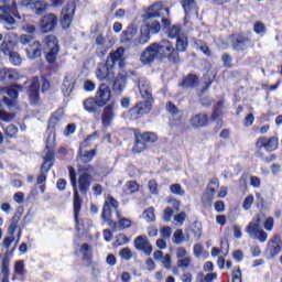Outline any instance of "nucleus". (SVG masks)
Wrapping results in <instances>:
<instances>
[{
    "label": "nucleus",
    "instance_id": "f257e3e1",
    "mask_svg": "<svg viewBox=\"0 0 282 282\" xmlns=\"http://www.w3.org/2000/svg\"><path fill=\"white\" fill-rule=\"evenodd\" d=\"M124 47H119L115 52L110 53L105 63L97 65L96 77L98 80H106V83H111L116 78V63L119 67H124Z\"/></svg>",
    "mask_w": 282,
    "mask_h": 282
},
{
    "label": "nucleus",
    "instance_id": "f03ea898",
    "mask_svg": "<svg viewBox=\"0 0 282 282\" xmlns=\"http://www.w3.org/2000/svg\"><path fill=\"white\" fill-rule=\"evenodd\" d=\"M159 58H167L171 63H180V53L169 40H162L160 43H154Z\"/></svg>",
    "mask_w": 282,
    "mask_h": 282
},
{
    "label": "nucleus",
    "instance_id": "7ed1b4c3",
    "mask_svg": "<svg viewBox=\"0 0 282 282\" xmlns=\"http://www.w3.org/2000/svg\"><path fill=\"white\" fill-rule=\"evenodd\" d=\"M78 173H79V176H78L79 193H82V195H87V193H89V188L94 180V176H91V173H94V166L89 164L79 165Z\"/></svg>",
    "mask_w": 282,
    "mask_h": 282
},
{
    "label": "nucleus",
    "instance_id": "20e7f679",
    "mask_svg": "<svg viewBox=\"0 0 282 282\" xmlns=\"http://www.w3.org/2000/svg\"><path fill=\"white\" fill-rule=\"evenodd\" d=\"M70 184L74 188V217L76 224H78V215H80V207L83 206V200L80 199V194H78V181L76 178V170L74 167H68Z\"/></svg>",
    "mask_w": 282,
    "mask_h": 282
},
{
    "label": "nucleus",
    "instance_id": "39448f33",
    "mask_svg": "<svg viewBox=\"0 0 282 282\" xmlns=\"http://www.w3.org/2000/svg\"><path fill=\"white\" fill-rule=\"evenodd\" d=\"M43 50L46 54L47 63H56L58 57V40H56V36H46L43 41Z\"/></svg>",
    "mask_w": 282,
    "mask_h": 282
},
{
    "label": "nucleus",
    "instance_id": "423d86ee",
    "mask_svg": "<svg viewBox=\"0 0 282 282\" xmlns=\"http://www.w3.org/2000/svg\"><path fill=\"white\" fill-rule=\"evenodd\" d=\"M98 138V134H91L88 135L87 139L80 144L79 152H78V166H83V164H89L91 160H94V155H96V150H85L87 144L91 142V140H96Z\"/></svg>",
    "mask_w": 282,
    "mask_h": 282
},
{
    "label": "nucleus",
    "instance_id": "0eeeda50",
    "mask_svg": "<svg viewBox=\"0 0 282 282\" xmlns=\"http://www.w3.org/2000/svg\"><path fill=\"white\" fill-rule=\"evenodd\" d=\"M158 142V134L153 132L135 133V144L133 153H142L147 150V144Z\"/></svg>",
    "mask_w": 282,
    "mask_h": 282
},
{
    "label": "nucleus",
    "instance_id": "6e6552de",
    "mask_svg": "<svg viewBox=\"0 0 282 282\" xmlns=\"http://www.w3.org/2000/svg\"><path fill=\"white\" fill-rule=\"evenodd\" d=\"M166 13V17H171V10L169 8H164L162 2H156L148 8L145 13L142 15L143 21H149L151 19H160V17H164V13Z\"/></svg>",
    "mask_w": 282,
    "mask_h": 282
},
{
    "label": "nucleus",
    "instance_id": "1a4fd4ad",
    "mask_svg": "<svg viewBox=\"0 0 282 282\" xmlns=\"http://www.w3.org/2000/svg\"><path fill=\"white\" fill-rule=\"evenodd\" d=\"M56 140V134L53 132L48 134L46 139V149H48L46 155H45V161L42 165V171H50L52 169V161L54 160V142Z\"/></svg>",
    "mask_w": 282,
    "mask_h": 282
},
{
    "label": "nucleus",
    "instance_id": "9d476101",
    "mask_svg": "<svg viewBox=\"0 0 282 282\" xmlns=\"http://www.w3.org/2000/svg\"><path fill=\"white\" fill-rule=\"evenodd\" d=\"M281 236L274 235L269 241L265 250V257L269 259H274L281 252Z\"/></svg>",
    "mask_w": 282,
    "mask_h": 282
},
{
    "label": "nucleus",
    "instance_id": "9b49d317",
    "mask_svg": "<svg viewBox=\"0 0 282 282\" xmlns=\"http://www.w3.org/2000/svg\"><path fill=\"white\" fill-rule=\"evenodd\" d=\"M21 89H23V87L20 85H14L11 88H1L0 94H8L9 96V98H3L4 105L8 107H14V105H17V99L19 98V91H21Z\"/></svg>",
    "mask_w": 282,
    "mask_h": 282
},
{
    "label": "nucleus",
    "instance_id": "f8f14e48",
    "mask_svg": "<svg viewBox=\"0 0 282 282\" xmlns=\"http://www.w3.org/2000/svg\"><path fill=\"white\" fill-rule=\"evenodd\" d=\"M76 12V3L70 2L62 10V28L67 30L69 25H72V21L74 20V14Z\"/></svg>",
    "mask_w": 282,
    "mask_h": 282
},
{
    "label": "nucleus",
    "instance_id": "ddd939ff",
    "mask_svg": "<svg viewBox=\"0 0 282 282\" xmlns=\"http://www.w3.org/2000/svg\"><path fill=\"white\" fill-rule=\"evenodd\" d=\"M161 23L169 39H178L180 36L184 35V33H182V26L177 24H171V20L162 18Z\"/></svg>",
    "mask_w": 282,
    "mask_h": 282
},
{
    "label": "nucleus",
    "instance_id": "4468645a",
    "mask_svg": "<svg viewBox=\"0 0 282 282\" xmlns=\"http://www.w3.org/2000/svg\"><path fill=\"white\" fill-rule=\"evenodd\" d=\"M153 107V99H145V101H141L137 104L133 108H131V116H147V113H151V109Z\"/></svg>",
    "mask_w": 282,
    "mask_h": 282
},
{
    "label": "nucleus",
    "instance_id": "2eb2a0df",
    "mask_svg": "<svg viewBox=\"0 0 282 282\" xmlns=\"http://www.w3.org/2000/svg\"><path fill=\"white\" fill-rule=\"evenodd\" d=\"M264 217L265 216L263 214H258L247 226L246 232L249 235L251 239L256 237L260 230H263V228H261V224H263Z\"/></svg>",
    "mask_w": 282,
    "mask_h": 282
},
{
    "label": "nucleus",
    "instance_id": "dca6fc26",
    "mask_svg": "<svg viewBox=\"0 0 282 282\" xmlns=\"http://www.w3.org/2000/svg\"><path fill=\"white\" fill-rule=\"evenodd\" d=\"M39 89H41V82L37 77H33L29 86V99L31 105H41V97L39 96Z\"/></svg>",
    "mask_w": 282,
    "mask_h": 282
},
{
    "label": "nucleus",
    "instance_id": "f3484780",
    "mask_svg": "<svg viewBox=\"0 0 282 282\" xmlns=\"http://www.w3.org/2000/svg\"><path fill=\"white\" fill-rule=\"evenodd\" d=\"M156 47L158 46L153 43L141 53L140 61L143 65H151L155 58L160 59Z\"/></svg>",
    "mask_w": 282,
    "mask_h": 282
},
{
    "label": "nucleus",
    "instance_id": "a211bd4d",
    "mask_svg": "<svg viewBox=\"0 0 282 282\" xmlns=\"http://www.w3.org/2000/svg\"><path fill=\"white\" fill-rule=\"evenodd\" d=\"M257 149H265V151L272 152L276 151L279 149V138L276 137H271V138H259L258 141L256 142Z\"/></svg>",
    "mask_w": 282,
    "mask_h": 282
},
{
    "label": "nucleus",
    "instance_id": "6ab92c4d",
    "mask_svg": "<svg viewBox=\"0 0 282 282\" xmlns=\"http://www.w3.org/2000/svg\"><path fill=\"white\" fill-rule=\"evenodd\" d=\"M134 247L135 250L144 252L147 257L151 256V252H153V246H151V242L147 236H138L134 239Z\"/></svg>",
    "mask_w": 282,
    "mask_h": 282
},
{
    "label": "nucleus",
    "instance_id": "aec40b11",
    "mask_svg": "<svg viewBox=\"0 0 282 282\" xmlns=\"http://www.w3.org/2000/svg\"><path fill=\"white\" fill-rule=\"evenodd\" d=\"M95 98L99 105L105 107V105L111 100V88H109L107 84L99 85Z\"/></svg>",
    "mask_w": 282,
    "mask_h": 282
},
{
    "label": "nucleus",
    "instance_id": "412c9836",
    "mask_svg": "<svg viewBox=\"0 0 282 282\" xmlns=\"http://www.w3.org/2000/svg\"><path fill=\"white\" fill-rule=\"evenodd\" d=\"M57 23H58V18H56V15L50 13L42 19L41 30L44 33L53 32V30H54V28H56Z\"/></svg>",
    "mask_w": 282,
    "mask_h": 282
},
{
    "label": "nucleus",
    "instance_id": "4be33fe9",
    "mask_svg": "<svg viewBox=\"0 0 282 282\" xmlns=\"http://www.w3.org/2000/svg\"><path fill=\"white\" fill-rule=\"evenodd\" d=\"M176 259L178 268L186 270L191 265V256H188V251L183 247L176 249Z\"/></svg>",
    "mask_w": 282,
    "mask_h": 282
},
{
    "label": "nucleus",
    "instance_id": "5701e85b",
    "mask_svg": "<svg viewBox=\"0 0 282 282\" xmlns=\"http://www.w3.org/2000/svg\"><path fill=\"white\" fill-rule=\"evenodd\" d=\"M118 221H110L109 226H112L115 230H127L131 226V220L129 218L122 217L120 212L116 210Z\"/></svg>",
    "mask_w": 282,
    "mask_h": 282
},
{
    "label": "nucleus",
    "instance_id": "b1692460",
    "mask_svg": "<svg viewBox=\"0 0 282 282\" xmlns=\"http://www.w3.org/2000/svg\"><path fill=\"white\" fill-rule=\"evenodd\" d=\"M139 91L144 100H153L151 84L145 78L139 79Z\"/></svg>",
    "mask_w": 282,
    "mask_h": 282
},
{
    "label": "nucleus",
    "instance_id": "393cba45",
    "mask_svg": "<svg viewBox=\"0 0 282 282\" xmlns=\"http://www.w3.org/2000/svg\"><path fill=\"white\" fill-rule=\"evenodd\" d=\"M64 113L65 111L63 109H58L51 116L48 120V131H50L48 135H52V133L56 134L54 129H56V126L61 122V120H63Z\"/></svg>",
    "mask_w": 282,
    "mask_h": 282
},
{
    "label": "nucleus",
    "instance_id": "a878e982",
    "mask_svg": "<svg viewBox=\"0 0 282 282\" xmlns=\"http://www.w3.org/2000/svg\"><path fill=\"white\" fill-rule=\"evenodd\" d=\"M95 45L99 54H101V56H105V54L109 52V47H111V42L107 41V39L104 35H97L95 40Z\"/></svg>",
    "mask_w": 282,
    "mask_h": 282
},
{
    "label": "nucleus",
    "instance_id": "bb28decb",
    "mask_svg": "<svg viewBox=\"0 0 282 282\" xmlns=\"http://www.w3.org/2000/svg\"><path fill=\"white\" fill-rule=\"evenodd\" d=\"M250 46V40L245 35H237L236 41L232 44V48L237 52H246Z\"/></svg>",
    "mask_w": 282,
    "mask_h": 282
},
{
    "label": "nucleus",
    "instance_id": "cd10ccee",
    "mask_svg": "<svg viewBox=\"0 0 282 282\" xmlns=\"http://www.w3.org/2000/svg\"><path fill=\"white\" fill-rule=\"evenodd\" d=\"M83 105L85 111H87L88 113H96L98 112V109L102 108V104H99L96 97L84 100Z\"/></svg>",
    "mask_w": 282,
    "mask_h": 282
},
{
    "label": "nucleus",
    "instance_id": "c85d7f7f",
    "mask_svg": "<svg viewBox=\"0 0 282 282\" xmlns=\"http://www.w3.org/2000/svg\"><path fill=\"white\" fill-rule=\"evenodd\" d=\"M191 124L195 129H199V127H206L208 124V115L198 113L191 118Z\"/></svg>",
    "mask_w": 282,
    "mask_h": 282
},
{
    "label": "nucleus",
    "instance_id": "c756f323",
    "mask_svg": "<svg viewBox=\"0 0 282 282\" xmlns=\"http://www.w3.org/2000/svg\"><path fill=\"white\" fill-rule=\"evenodd\" d=\"M197 85H199V78L194 74L187 75L185 78H183L182 84H180V86L184 87L185 89H193V87H197Z\"/></svg>",
    "mask_w": 282,
    "mask_h": 282
},
{
    "label": "nucleus",
    "instance_id": "7c9ffc66",
    "mask_svg": "<svg viewBox=\"0 0 282 282\" xmlns=\"http://www.w3.org/2000/svg\"><path fill=\"white\" fill-rule=\"evenodd\" d=\"M26 55H28V58H30L31 61L40 58V56H41V43L34 42L32 45H30L26 48Z\"/></svg>",
    "mask_w": 282,
    "mask_h": 282
},
{
    "label": "nucleus",
    "instance_id": "2f4dec72",
    "mask_svg": "<svg viewBox=\"0 0 282 282\" xmlns=\"http://www.w3.org/2000/svg\"><path fill=\"white\" fill-rule=\"evenodd\" d=\"M0 11L4 14H17V2L10 3V0H0Z\"/></svg>",
    "mask_w": 282,
    "mask_h": 282
},
{
    "label": "nucleus",
    "instance_id": "473e14b6",
    "mask_svg": "<svg viewBox=\"0 0 282 282\" xmlns=\"http://www.w3.org/2000/svg\"><path fill=\"white\" fill-rule=\"evenodd\" d=\"M76 85V79L72 76L65 77L63 85H62V91L64 96H69L72 91H74V86Z\"/></svg>",
    "mask_w": 282,
    "mask_h": 282
},
{
    "label": "nucleus",
    "instance_id": "72a5a7b5",
    "mask_svg": "<svg viewBox=\"0 0 282 282\" xmlns=\"http://www.w3.org/2000/svg\"><path fill=\"white\" fill-rule=\"evenodd\" d=\"M113 111H116V104H110L105 107L102 113V123L111 124V120H113Z\"/></svg>",
    "mask_w": 282,
    "mask_h": 282
},
{
    "label": "nucleus",
    "instance_id": "f704fd0d",
    "mask_svg": "<svg viewBox=\"0 0 282 282\" xmlns=\"http://www.w3.org/2000/svg\"><path fill=\"white\" fill-rule=\"evenodd\" d=\"M2 282H10V259L3 258L0 265Z\"/></svg>",
    "mask_w": 282,
    "mask_h": 282
},
{
    "label": "nucleus",
    "instance_id": "c9c22d12",
    "mask_svg": "<svg viewBox=\"0 0 282 282\" xmlns=\"http://www.w3.org/2000/svg\"><path fill=\"white\" fill-rule=\"evenodd\" d=\"M138 34V30L133 26H129L126 31L121 34V43H129V41H132L133 36Z\"/></svg>",
    "mask_w": 282,
    "mask_h": 282
},
{
    "label": "nucleus",
    "instance_id": "e433bc0d",
    "mask_svg": "<svg viewBox=\"0 0 282 282\" xmlns=\"http://www.w3.org/2000/svg\"><path fill=\"white\" fill-rule=\"evenodd\" d=\"M186 47H188V37L186 34L180 35L176 37V52H186Z\"/></svg>",
    "mask_w": 282,
    "mask_h": 282
},
{
    "label": "nucleus",
    "instance_id": "4c0bfd02",
    "mask_svg": "<svg viewBox=\"0 0 282 282\" xmlns=\"http://www.w3.org/2000/svg\"><path fill=\"white\" fill-rule=\"evenodd\" d=\"M127 85V79L124 77H117L113 82L112 89L117 94H122V89H124Z\"/></svg>",
    "mask_w": 282,
    "mask_h": 282
},
{
    "label": "nucleus",
    "instance_id": "58836bf2",
    "mask_svg": "<svg viewBox=\"0 0 282 282\" xmlns=\"http://www.w3.org/2000/svg\"><path fill=\"white\" fill-rule=\"evenodd\" d=\"M0 50L7 56L10 55L12 53V50H14V42H12V40L4 39L0 45Z\"/></svg>",
    "mask_w": 282,
    "mask_h": 282
},
{
    "label": "nucleus",
    "instance_id": "ea45409f",
    "mask_svg": "<svg viewBox=\"0 0 282 282\" xmlns=\"http://www.w3.org/2000/svg\"><path fill=\"white\" fill-rule=\"evenodd\" d=\"M4 80H19V72L17 69H2Z\"/></svg>",
    "mask_w": 282,
    "mask_h": 282
},
{
    "label": "nucleus",
    "instance_id": "a19ab883",
    "mask_svg": "<svg viewBox=\"0 0 282 282\" xmlns=\"http://www.w3.org/2000/svg\"><path fill=\"white\" fill-rule=\"evenodd\" d=\"M34 10H35V14L37 15L45 14V12H47V2L42 0L35 1Z\"/></svg>",
    "mask_w": 282,
    "mask_h": 282
},
{
    "label": "nucleus",
    "instance_id": "79ce46f5",
    "mask_svg": "<svg viewBox=\"0 0 282 282\" xmlns=\"http://www.w3.org/2000/svg\"><path fill=\"white\" fill-rule=\"evenodd\" d=\"M219 188V180L213 178L208 186L206 193L215 197V193H217V189Z\"/></svg>",
    "mask_w": 282,
    "mask_h": 282
},
{
    "label": "nucleus",
    "instance_id": "37998d69",
    "mask_svg": "<svg viewBox=\"0 0 282 282\" xmlns=\"http://www.w3.org/2000/svg\"><path fill=\"white\" fill-rule=\"evenodd\" d=\"M214 199H215V196H212V194L204 192V194L202 196V204H203L204 208H210L213 206Z\"/></svg>",
    "mask_w": 282,
    "mask_h": 282
},
{
    "label": "nucleus",
    "instance_id": "c03bdc74",
    "mask_svg": "<svg viewBox=\"0 0 282 282\" xmlns=\"http://www.w3.org/2000/svg\"><path fill=\"white\" fill-rule=\"evenodd\" d=\"M143 219H145V221H155V208L150 207L147 210L143 212Z\"/></svg>",
    "mask_w": 282,
    "mask_h": 282
},
{
    "label": "nucleus",
    "instance_id": "a18cd8bd",
    "mask_svg": "<svg viewBox=\"0 0 282 282\" xmlns=\"http://www.w3.org/2000/svg\"><path fill=\"white\" fill-rule=\"evenodd\" d=\"M181 3L185 10V14H188L191 10H195L196 8L195 0H181Z\"/></svg>",
    "mask_w": 282,
    "mask_h": 282
},
{
    "label": "nucleus",
    "instance_id": "49530a36",
    "mask_svg": "<svg viewBox=\"0 0 282 282\" xmlns=\"http://www.w3.org/2000/svg\"><path fill=\"white\" fill-rule=\"evenodd\" d=\"M9 61L10 63H12V65H14L15 67H19V65H21V63H23V59H21V55H19V53L17 52H11V54L9 55Z\"/></svg>",
    "mask_w": 282,
    "mask_h": 282
},
{
    "label": "nucleus",
    "instance_id": "de8ad7c7",
    "mask_svg": "<svg viewBox=\"0 0 282 282\" xmlns=\"http://www.w3.org/2000/svg\"><path fill=\"white\" fill-rule=\"evenodd\" d=\"M148 30L151 34H159V32L162 30V24H160L159 21H152L148 24Z\"/></svg>",
    "mask_w": 282,
    "mask_h": 282
},
{
    "label": "nucleus",
    "instance_id": "09e8293b",
    "mask_svg": "<svg viewBox=\"0 0 282 282\" xmlns=\"http://www.w3.org/2000/svg\"><path fill=\"white\" fill-rule=\"evenodd\" d=\"M4 133L7 138H14V135L19 133V128L14 124H10L4 129Z\"/></svg>",
    "mask_w": 282,
    "mask_h": 282
},
{
    "label": "nucleus",
    "instance_id": "8fccbe9b",
    "mask_svg": "<svg viewBox=\"0 0 282 282\" xmlns=\"http://www.w3.org/2000/svg\"><path fill=\"white\" fill-rule=\"evenodd\" d=\"M170 191L171 193H173V195H180L181 197H183V195H186V192L184 191V188H182V185L180 184H172L170 186Z\"/></svg>",
    "mask_w": 282,
    "mask_h": 282
},
{
    "label": "nucleus",
    "instance_id": "3c124183",
    "mask_svg": "<svg viewBox=\"0 0 282 282\" xmlns=\"http://www.w3.org/2000/svg\"><path fill=\"white\" fill-rule=\"evenodd\" d=\"M14 272H15V274H19L20 276H23L25 274V264H24L23 260L15 262Z\"/></svg>",
    "mask_w": 282,
    "mask_h": 282
},
{
    "label": "nucleus",
    "instance_id": "603ef678",
    "mask_svg": "<svg viewBox=\"0 0 282 282\" xmlns=\"http://www.w3.org/2000/svg\"><path fill=\"white\" fill-rule=\"evenodd\" d=\"M102 219H105V221H108L109 224H111V206L109 205H104V209H102V214H101Z\"/></svg>",
    "mask_w": 282,
    "mask_h": 282
},
{
    "label": "nucleus",
    "instance_id": "864d4df0",
    "mask_svg": "<svg viewBox=\"0 0 282 282\" xmlns=\"http://www.w3.org/2000/svg\"><path fill=\"white\" fill-rule=\"evenodd\" d=\"M253 31L256 32V34H265L268 29L265 28V24H263V22L258 21L253 24Z\"/></svg>",
    "mask_w": 282,
    "mask_h": 282
},
{
    "label": "nucleus",
    "instance_id": "5fc2aeb1",
    "mask_svg": "<svg viewBox=\"0 0 282 282\" xmlns=\"http://www.w3.org/2000/svg\"><path fill=\"white\" fill-rule=\"evenodd\" d=\"M121 259H124V261H131V257H133V253L131 252V249L123 248L119 252Z\"/></svg>",
    "mask_w": 282,
    "mask_h": 282
},
{
    "label": "nucleus",
    "instance_id": "6e6d98bb",
    "mask_svg": "<svg viewBox=\"0 0 282 282\" xmlns=\"http://www.w3.org/2000/svg\"><path fill=\"white\" fill-rule=\"evenodd\" d=\"M252 204H254V196L249 195L245 198L242 208H245V210H250L252 208Z\"/></svg>",
    "mask_w": 282,
    "mask_h": 282
},
{
    "label": "nucleus",
    "instance_id": "4d7b16f0",
    "mask_svg": "<svg viewBox=\"0 0 282 282\" xmlns=\"http://www.w3.org/2000/svg\"><path fill=\"white\" fill-rule=\"evenodd\" d=\"M252 239H257L260 243H265L268 241V232L262 229Z\"/></svg>",
    "mask_w": 282,
    "mask_h": 282
},
{
    "label": "nucleus",
    "instance_id": "13d9d810",
    "mask_svg": "<svg viewBox=\"0 0 282 282\" xmlns=\"http://www.w3.org/2000/svg\"><path fill=\"white\" fill-rule=\"evenodd\" d=\"M173 238H174V243L176 245H180L184 241V231H182V229H177L174 235H173Z\"/></svg>",
    "mask_w": 282,
    "mask_h": 282
},
{
    "label": "nucleus",
    "instance_id": "bf43d9fd",
    "mask_svg": "<svg viewBox=\"0 0 282 282\" xmlns=\"http://www.w3.org/2000/svg\"><path fill=\"white\" fill-rule=\"evenodd\" d=\"M195 43L197 47H199V50L206 54V56H210V48H208V46L204 44V42H202L200 40H196Z\"/></svg>",
    "mask_w": 282,
    "mask_h": 282
},
{
    "label": "nucleus",
    "instance_id": "052dcab7",
    "mask_svg": "<svg viewBox=\"0 0 282 282\" xmlns=\"http://www.w3.org/2000/svg\"><path fill=\"white\" fill-rule=\"evenodd\" d=\"M174 221L176 223L177 226H182V224L186 221V213L182 212L178 215H175Z\"/></svg>",
    "mask_w": 282,
    "mask_h": 282
},
{
    "label": "nucleus",
    "instance_id": "680f3d73",
    "mask_svg": "<svg viewBox=\"0 0 282 282\" xmlns=\"http://www.w3.org/2000/svg\"><path fill=\"white\" fill-rule=\"evenodd\" d=\"M231 282H241V269L239 267L234 269Z\"/></svg>",
    "mask_w": 282,
    "mask_h": 282
},
{
    "label": "nucleus",
    "instance_id": "e2e57ef3",
    "mask_svg": "<svg viewBox=\"0 0 282 282\" xmlns=\"http://www.w3.org/2000/svg\"><path fill=\"white\" fill-rule=\"evenodd\" d=\"M14 119V115L8 113L0 109V120H3L4 122H10V120Z\"/></svg>",
    "mask_w": 282,
    "mask_h": 282
},
{
    "label": "nucleus",
    "instance_id": "0e129e2a",
    "mask_svg": "<svg viewBox=\"0 0 282 282\" xmlns=\"http://www.w3.org/2000/svg\"><path fill=\"white\" fill-rule=\"evenodd\" d=\"M14 119V115L8 113L0 109V120H3L4 122H10V120Z\"/></svg>",
    "mask_w": 282,
    "mask_h": 282
},
{
    "label": "nucleus",
    "instance_id": "69168bd1",
    "mask_svg": "<svg viewBox=\"0 0 282 282\" xmlns=\"http://www.w3.org/2000/svg\"><path fill=\"white\" fill-rule=\"evenodd\" d=\"M105 205L110 206V208H115V210H118V200L116 198L108 196L107 200L105 202Z\"/></svg>",
    "mask_w": 282,
    "mask_h": 282
},
{
    "label": "nucleus",
    "instance_id": "338daca9",
    "mask_svg": "<svg viewBox=\"0 0 282 282\" xmlns=\"http://www.w3.org/2000/svg\"><path fill=\"white\" fill-rule=\"evenodd\" d=\"M161 262L163 263L166 270H171V254H165L163 259H161Z\"/></svg>",
    "mask_w": 282,
    "mask_h": 282
},
{
    "label": "nucleus",
    "instance_id": "774afa93",
    "mask_svg": "<svg viewBox=\"0 0 282 282\" xmlns=\"http://www.w3.org/2000/svg\"><path fill=\"white\" fill-rule=\"evenodd\" d=\"M76 131V123H69L65 130H64V135H72V133H75Z\"/></svg>",
    "mask_w": 282,
    "mask_h": 282
}]
</instances>
